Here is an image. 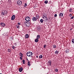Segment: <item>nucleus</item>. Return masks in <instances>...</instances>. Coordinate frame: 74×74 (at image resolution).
Wrapping results in <instances>:
<instances>
[{
  "mask_svg": "<svg viewBox=\"0 0 74 74\" xmlns=\"http://www.w3.org/2000/svg\"><path fill=\"white\" fill-rule=\"evenodd\" d=\"M27 56L31 57H32L33 53H32V52L30 51L28 52L27 53Z\"/></svg>",
  "mask_w": 74,
  "mask_h": 74,
  "instance_id": "1",
  "label": "nucleus"
},
{
  "mask_svg": "<svg viewBox=\"0 0 74 74\" xmlns=\"http://www.w3.org/2000/svg\"><path fill=\"white\" fill-rule=\"evenodd\" d=\"M24 24L26 26L29 27L30 25V23L29 22L25 21L24 22Z\"/></svg>",
  "mask_w": 74,
  "mask_h": 74,
  "instance_id": "2",
  "label": "nucleus"
},
{
  "mask_svg": "<svg viewBox=\"0 0 74 74\" xmlns=\"http://www.w3.org/2000/svg\"><path fill=\"white\" fill-rule=\"evenodd\" d=\"M25 21H30V17L29 16H27L25 18Z\"/></svg>",
  "mask_w": 74,
  "mask_h": 74,
  "instance_id": "3",
  "label": "nucleus"
},
{
  "mask_svg": "<svg viewBox=\"0 0 74 74\" xmlns=\"http://www.w3.org/2000/svg\"><path fill=\"white\" fill-rule=\"evenodd\" d=\"M17 3L19 5H22V1H18Z\"/></svg>",
  "mask_w": 74,
  "mask_h": 74,
  "instance_id": "4",
  "label": "nucleus"
},
{
  "mask_svg": "<svg viewBox=\"0 0 74 74\" xmlns=\"http://www.w3.org/2000/svg\"><path fill=\"white\" fill-rule=\"evenodd\" d=\"M63 16V14L62 13H60L59 14V17H60V18H62V16Z\"/></svg>",
  "mask_w": 74,
  "mask_h": 74,
  "instance_id": "5",
  "label": "nucleus"
},
{
  "mask_svg": "<svg viewBox=\"0 0 74 74\" xmlns=\"http://www.w3.org/2000/svg\"><path fill=\"white\" fill-rule=\"evenodd\" d=\"M48 65L49 66H51V60H50L48 61Z\"/></svg>",
  "mask_w": 74,
  "mask_h": 74,
  "instance_id": "6",
  "label": "nucleus"
},
{
  "mask_svg": "<svg viewBox=\"0 0 74 74\" xmlns=\"http://www.w3.org/2000/svg\"><path fill=\"white\" fill-rule=\"evenodd\" d=\"M15 15H13L11 19L12 20H13L15 19Z\"/></svg>",
  "mask_w": 74,
  "mask_h": 74,
  "instance_id": "7",
  "label": "nucleus"
},
{
  "mask_svg": "<svg viewBox=\"0 0 74 74\" xmlns=\"http://www.w3.org/2000/svg\"><path fill=\"white\" fill-rule=\"evenodd\" d=\"M0 25H1L2 26H3V27L5 26V24L4 23H1Z\"/></svg>",
  "mask_w": 74,
  "mask_h": 74,
  "instance_id": "8",
  "label": "nucleus"
},
{
  "mask_svg": "<svg viewBox=\"0 0 74 74\" xmlns=\"http://www.w3.org/2000/svg\"><path fill=\"white\" fill-rule=\"evenodd\" d=\"M32 21H34V22H35V21H36L37 20L36 18V17H34L32 18Z\"/></svg>",
  "mask_w": 74,
  "mask_h": 74,
  "instance_id": "9",
  "label": "nucleus"
},
{
  "mask_svg": "<svg viewBox=\"0 0 74 74\" xmlns=\"http://www.w3.org/2000/svg\"><path fill=\"white\" fill-rule=\"evenodd\" d=\"M1 15L2 16H4L5 15V10L3 11L2 12Z\"/></svg>",
  "mask_w": 74,
  "mask_h": 74,
  "instance_id": "10",
  "label": "nucleus"
},
{
  "mask_svg": "<svg viewBox=\"0 0 74 74\" xmlns=\"http://www.w3.org/2000/svg\"><path fill=\"white\" fill-rule=\"evenodd\" d=\"M42 17L43 19H46V20H48V18H47V17L46 16H44V15Z\"/></svg>",
  "mask_w": 74,
  "mask_h": 74,
  "instance_id": "11",
  "label": "nucleus"
},
{
  "mask_svg": "<svg viewBox=\"0 0 74 74\" xmlns=\"http://www.w3.org/2000/svg\"><path fill=\"white\" fill-rule=\"evenodd\" d=\"M36 19L38 20L39 19V15L38 14L36 15Z\"/></svg>",
  "mask_w": 74,
  "mask_h": 74,
  "instance_id": "12",
  "label": "nucleus"
},
{
  "mask_svg": "<svg viewBox=\"0 0 74 74\" xmlns=\"http://www.w3.org/2000/svg\"><path fill=\"white\" fill-rule=\"evenodd\" d=\"M23 70V68H20L19 69V71L20 72H22Z\"/></svg>",
  "mask_w": 74,
  "mask_h": 74,
  "instance_id": "13",
  "label": "nucleus"
},
{
  "mask_svg": "<svg viewBox=\"0 0 74 74\" xmlns=\"http://www.w3.org/2000/svg\"><path fill=\"white\" fill-rule=\"evenodd\" d=\"M69 51H70V50H69V49H67L66 50L65 52L66 53H69Z\"/></svg>",
  "mask_w": 74,
  "mask_h": 74,
  "instance_id": "14",
  "label": "nucleus"
},
{
  "mask_svg": "<svg viewBox=\"0 0 74 74\" xmlns=\"http://www.w3.org/2000/svg\"><path fill=\"white\" fill-rule=\"evenodd\" d=\"M38 41V39L37 38L35 39V42H37Z\"/></svg>",
  "mask_w": 74,
  "mask_h": 74,
  "instance_id": "15",
  "label": "nucleus"
},
{
  "mask_svg": "<svg viewBox=\"0 0 74 74\" xmlns=\"http://www.w3.org/2000/svg\"><path fill=\"white\" fill-rule=\"evenodd\" d=\"M53 48H54V49H55V48H56V46L55 45H53Z\"/></svg>",
  "mask_w": 74,
  "mask_h": 74,
  "instance_id": "16",
  "label": "nucleus"
},
{
  "mask_svg": "<svg viewBox=\"0 0 74 74\" xmlns=\"http://www.w3.org/2000/svg\"><path fill=\"white\" fill-rule=\"evenodd\" d=\"M40 35H38L37 36L36 38L37 39H38L40 38Z\"/></svg>",
  "mask_w": 74,
  "mask_h": 74,
  "instance_id": "17",
  "label": "nucleus"
},
{
  "mask_svg": "<svg viewBox=\"0 0 74 74\" xmlns=\"http://www.w3.org/2000/svg\"><path fill=\"white\" fill-rule=\"evenodd\" d=\"M25 36V37L27 38H29V35L28 34H26Z\"/></svg>",
  "mask_w": 74,
  "mask_h": 74,
  "instance_id": "18",
  "label": "nucleus"
},
{
  "mask_svg": "<svg viewBox=\"0 0 74 74\" xmlns=\"http://www.w3.org/2000/svg\"><path fill=\"white\" fill-rule=\"evenodd\" d=\"M19 56H23V54L22 53H21V52H20L19 53Z\"/></svg>",
  "mask_w": 74,
  "mask_h": 74,
  "instance_id": "19",
  "label": "nucleus"
},
{
  "mask_svg": "<svg viewBox=\"0 0 74 74\" xmlns=\"http://www.w3.org/2000/svg\"><path fill=\"white\" fill-rule=\"evenodd\" d=\"M40 21L42 23H43V19H41L40 20Z\"/></svg>",
  "mask_w": 74,
  "mask_h": 74,
  "instance_id": "20",
  "label": "nucleus"
},
{
  "mask_svg": "<svg viewBox=\"0 0 74 74\" xmlns=\"http://www.w3.org/2000/svg\"><path fill=\"white\" fill-rule=\"evenodd\" d=\"M39 58H40V59H41V58H42V55H40L39 56Z\"/></svg>",
  "mask_w": 74,
  "mask_h": 74,
  "instance_id": "21",
  "label": "nucleus"
},
{
  "mask_svg": "<svg viewBox=\"0 0 74 74\" xmlns=\"http://www.w3.org/2000/svg\"><path fill=\"white\" fill-rule=\"evenodd\" d=\"M55 53H56V55H58V53H59V52H58V51H56Z\"/></svg>",
  "mask_w": 74,
  "mask_h": 74,
  "instance_id": "22",
  "label": "nucleus"
},
{
  "mask_svg": "<svg viewBox=\"0 0 74 74\" xmlns=\"http://www.w3.org/2000/svg\"><path fill=\"white\" fill-rule=\"evenodd\" d=\"M23 64H25V60H24L23 61Z\"/></svg>",
  "mask_w": 74,
  "mask_h": 74,
  "instance_id": "23",
  "label": "nucleus"
},
{
  "mask_svg": "<svg viewBox=\"0 0 74 74\" xmlns=\"http://www.w3.org/2000/svg\"><path fill=\"white\" fill-rule=\"evenodd\" d=\"M27 64H28V66H30V62H28Z\"/></svg>",
  "mask_w": 74,
  "mask_h": 74,
  "instance_id": "24",
  "label": "nucleus"
},
{
  "mask_svg": "<svg viewBox=\"0 0 74 74\" xmlns=\"http://www.w3.org/2000/svg\"><path fill=\"white\" fill-rule=\"evenodd\" d=\"M55 71H56V72H58V69H55Z\"/></svg>",
  "mask_w": 74,
  "mask_h": 74,
  "instance_id": "25",
  "label": "nucleus"
},
{
  "mask_svg": "<svg viewBox=\"0 0 74 74\" xmlns=\"http://www.w3.org/2000/svg\"><path fill=\"white\" fill-rule=\"evenodd\" d=\"M12 49H14V48H15V46H14L12 45Z\"/></svg>",
  "mask_w": 74,
  "mask_h": 74,
  "instance_id": "26",
  "label": "nucleus"
},
{
  "mask_svg": "<svg viewBox=\"0 0 74 74\" xmlns=\"http://www.w3.org/2000/svg\"><path fill=\"white\" fill-rule=\"evenodd\" d=\"M19 25H16V27H17V28H18V29H19Z\"/></svg>",
  "mask_w": 74,
  "mask_h": 74,
  "instance_id": "27",
  "label": "nucleus"
},
{
  "mask_svg": "<svg viewBox=\"0 0 74 74\" xmlns=\"http://www.w3.org/2000/svg\"><path fill=\"white\" fill-rule=\"evenodd\" d=\"M45 4H47L48 3V1H45Z\"/></svg>",
  "mask_w": 74,
  "mask_h": 74,
  "instance_id": "28",
  "label": "nucleus"
},
{
  "mask_svg": "<svg viewBox=\"0 0 74 74\" xmlns=\"http://www.w3.org/2000/svg\"><path fill=\"white\" fill-rule=\"evenodd\" d=\"M37 30H38V31H40V28H37Z\"/></svg>",
  "mask_w": 74,
  "mask_h": 74,
  "instance_id": "29",
  "label": "nucleus"
},
{
  "mask_svg": "<svg viewBox=\"0 0 74 74\" xmlns=\"http://www.w3.org/2000/svg\"><path fill=\"white\" fill-rule=\"evenodd\" d=\"M7 14H8L7 11L6 10H5V15H7Z\"/></svg>",
  "mask_w": 74,
  "mask_h": 74,
  "instance_id": "30",
  "label": "nucleus"
},
{
  "mask_svg": "<svg viewBox=\"0 0 74 74\" xmlns=\"http://www.w3.org/2000/svg\"><path fill=\"white\" fill-rule=\"evenodd\" d=\"M8 52H11V49H8Z\"/></svg>",
  "mask_w": 74,
  "mask_h": 74,
  "instance_id": "31",
  "label": "nucleus"
},
{
  "mask_svg": "<svg viewBox=\"0 0 74 74\" xmlns=\"http://www.w3.org/2000/svg\"><path fill=\"white\" fill-rule=\"evenodd\" d=\"M72 42H73V43H74V39H73L72 40Z\"/></svg>",
  "mask_w": 74,
  "mask_h": 74,
  "instance_id": "32",
  "label": "nucleus"
},
{
  "mask_svg": "<svg viewBox=\"0 0 74 74\" xmlns=\"http://www.w3.org/2000/svg\"><path fill=\"white\" fill-rule=\"evenodd\" d=\"M45 47H47V45H44V48H45Z\"/></svg>",
  "mask_w": 74,
  "mask_h": 74,
  "instance_id": "33",
  "label": "nucleus"
},
{
  "mask_svg": "<svg viewBox=\"0 0 74 74\" xmlns=\"http://www.w3.org/2000/svg\"><path fill=\"white\" fill-rule=\"evenodd\" d=\"M27 6V3H25L24 5V7H26Z\"/></svg>",
  "mask_w": 74,
  "mask_h": 74,
  "instance_id": "34",
  "label": "nucleus"
},
{
  "mask_svg": "<svg viewBox=\"0 0 74 74\" xmlns=\"http://www.w3.org/2000/svg\"><path fill=\"white\" fill-rule=\"evenodd\" d=\"M22 57H23V56H21L20 57V58L21 60H22Z\"/></svg>",
  "mask_w": 74,
  "mask_h": 74,
  "instance_id": "35",
  "label": "nucleus"
},
{
  "mask_svg": "<svg viewBox=\"0 0 74 74\" xmlns=\"http://www.w3.org/2000/svg\"><path fill=\"white\" fill-rule=\"evenodd\" d=\"M54 17H56L57 16V14H55L54 15Z\"/></svg>",
  "mask_w": 74,
  "mask_h": 74,
  "instance_id": "36",
  "label": "nucleus"
},
{
  "mask_svg": "<svg viewBox=\"0 0 74 74\" xmlns=\"http://www.w3.org/2000/svg\"><path fill=\"white\" fill-rule=\"evenodd\" d=\"M17 24H18V25H21V23H17Z\"/></svg>",
  "mask_w": 74,
  "mask_h": 74,
  "instance_id": "37",
  "label": "nucleus"
},
{
  "mask_svg": "<svg viewBox=\"0 0 74 74\" xmlns=\"http://www.w3.org/2000/svg\"><path fill=\"white\" fill-rule=\"evenodd\" d=\"M74 18V16H72L71 18V19H73Z\"/></svg>",
  "mask_w": 74,
  "mask_h": 74,
  "instance_id": "38",
  "label": "nucleus"
},
{
  "mask_svg": "<svg viewBox=\"0 0 74 74\" xmlns=\"http://www.w3.org/2000/svg\"><path fill=\"white\" fill-rule=\"evenodd\" d=\"M71 11H72V10L71 9H70L69 10V12H71Z\"/></svg>",
  "mask_w": 74,
  "mask_h": 74,
  "instance_id": "39",
  "label": "nucleus"
},
{
  "mask_svg": "<svg viewBox=\"0 0 74 74\" xmlns=\"http://www.w3.org/2000/svg\"><path fill=\"white\" fill-rule=\"evenodd\" d=\"M43 15H44V16H47V14H46L45 13Z\"/></svg>",
  "mask_w": 74,
  "mask_h": 74,
  "instance_id": "40",
  "label": "nucleus"
},
{
  "mask_svg": "<svg viewBox=\"0 0 74 74\" xmlns=\"http://www.w3.org/2000/svg\"><path fill=\"white\" fill-rule=\"evenodd\" d=\"M72 16V14H69V16Z\"/></svg>",
  "mask_w": 74,
  "mask_h": 74,
  "instance_id": "41",
  "label": "nucleus"
},
{
  "mask_svg": "<svg viewBox=\"0 0 74 74\" xmlns=\"http://www.w3.org/2000/svg\"><path fill=\"white\" fill-rule=\"evenodd\" d=\"M14 45H16L15 46H16V43H14Z\"/></svg>",
  "mask_w": 74,
  "mask_h": 74,
  "instance_id": "42",
  "label": "nucleus"
},
{
  "mask_svg": "<svg viewBox=\"0 0 74 74\" xmlns=\"http://www.w3.org/2000/svg\"><path fill=\"white\" fill-rule=\"evenodd\" d=\"M72 30V28H71V29H70V30Z\"/></svg>",
  "mask_w": 74,
  "mask_h": 74,
  "instance_id": "43",
  "label": "nucleus"
},
{
  "mask_svg": "<svg viewBox=\"0 0 74 74\" xmlns=\"http://www.w3.org/2000/svg\"><path fill=\"white\" fill-rule=\"evenodd\" d=\"M38 56H36L37 58H38Z\"/></svg>",
  "mask_w": 74,
  "mask_h": 74,
  "instance_id": "44",
  "label": "nucleus"
},
{
  "mask_svg": "<svg viewBox=\"0 0 74 74\" xmlns=\"http://www.w3.org/2000/svg\"><path fill=\"white\" fill-rule=\"evenodd\" d=\"M15 48H16V47Z\"/></svg>",
  "mask_w": 74,
  "mask_h": 74,
  "instance_id": "45",
  "label": "nucleus"
},
{
  "mask_svg": "<svg viewBox=\"0 0 74 74\" xmlns=\"http://www.w3.org/2000/svg\"><path fill=\"white\" fill-rule=\"evenodd\" d=\"M11 38H12L11 37Z\"/></svg>",
  "mask_w": 74,
  "mask_h": 74,
  "instance_id": "46",
  "label": "nucleus"
}]
</instances>
